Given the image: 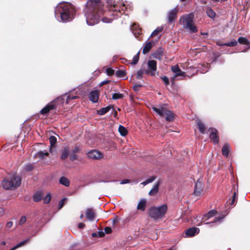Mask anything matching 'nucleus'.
I'll use <instances>...</instances> for the list:
<instances>
[{
  "mask_svg": "<svg viewBox=\"0 0 250 250\" xmlns=\"http://www.w3.org/2000/svg\"><path fill=\"white\" fill-rule=\"evenodd\" d=\"M92 9L89 8L86 14V22L88 25L92 26L99 21L100 18L103 14V9L100 7V0H89Z\"/></svg>",
  "mask_w": 250,
  "mask_h": 250,
  "instance_id": "f257e3e1",
  "label": "nucleus"
},
{
  "mask_svg": "<svg viewBox=\"0 0 250 250\" xmlns=\"http://www.w3.org/2000/svg\"><path fill=\"white\" fill-rule=\"evenodd\" d=\"M74 11V8L70 3L63 2L57 5L55 14L56 16L60 15L62 21L67 22L73 19Z\"/></svg>",
  "mask_w": 250,
  "mask_h": 250,
  "instance_id": "f03ea898",
  "label": "nucleus"
},
{
  "mask_svg": "<svg viewBox=\"0 0 250 250\" xmlns=\"http://www.w3.org/2000/svg\"><path fill=\"white\" fill-rule=\"evenodd\" d=\"M21 177L14 174L4 179L2 181L1 185L5 189H14L21 185Z\"/></svg>",
  "mask_w": 250,
  "mask_h": 250,
  "instance_id": "7ed1b4c3",
  "label": "nucleus"
},
{
  "mask_svg": "<svg viewBox=\"0 0 250 250\" xmlns=\"http://www.w3.org/2000/svg\"><path fill=\"white\" fill-rule=\"evenodd\" d=\"M152 108L160 117L165 118L167 122H171L174 119V114L167 108L166 104H160L157 107L153 106Z\"/></svg>",
  "mask_w": 250,
  "mask_h": 250,
  "instance_id": "20e7f679",
  "label": "nucleus"
},
{
  "mask_svg": "<svg viewBox=\"0 0 250 250\" xmlns=\"http://www.w3.org/2000/svg\"><path fill=\"white\" fill-rule=\"evenodd\" d=\"M167 211V206L163 204L158 207H152L149 209V215L154 220L164 217Z\"/></svg>",
  "mask_w": 250,
  "mask_h": 250,
  "instance_id": "39448f33",
  "label": "nucleus"
},
{
  "mask_svg": "<svg viewBox=\"0 0 250 250\" xmlns=\"http://www.w3.org/2000/svg\"><path fill=\"white\" fill-rule=\"evenodd\" d=\"M194 15L189 14L183 16L180 20V22L183 25L185 28L188 29L191 33H195L197 31L196 26L193 23Z\"/></svg>",
  "mask_w": 250,
  "mask_h": 250,
  "instance_id": "423d86ee",
  "label": "nucleus"
},
{
  "mask_svg": "<svg viewBox=\"0 0 250 250\" xmlns=\"http://www.w3.org/2000/svg\"><path fill=\"white\" fill-rule=\"evenodd\" d=\"M171 70L174 73V75L172 77L171 81L173 83L174 82L176 78L178 77H182L181 80H182L186 76V73L182 71L179 68L178 65H175L171 66Z\"/></svg>",
  "mask_w": 250,
  "mask_h": 250,
  "instance_id": "0eeeda50",
  "label": "nucleus"
},
{
  "mask_svg": "<svg viewBox=\"0 0 250 250\" xmlns=\"http://www.w3.org/2000/svg\"><path fill=\"white\" fill-rule=\"evenodd\" d=\"M148 68L146 71V74L154 76L157 70V62L154 60L149 61L147 62Z\"/></svg>",
  "mask_w": 250,
  "mask_h": 250,
  "instance_id": "6e6552de",
  "label": "nucleus"
},
{
  "mask_svg": "<svg viewBox=\"0 0 250 250\" xmlns=\"http://www.w3.org/2000/svg\"><path fill=\"white\" fill-rule=\"evenodd\" d=\"M204 185L203 182L200 180H198L194 187V194L196 196L202 195L204 193Z\"/></svg>",
  "mask_w": 250,
  "mask_h": 250,
  "instance_id": "1a4fd4ad",
  "label": "nucleus"
},
{
  "mask_svg": "<svg viewBox=\"0 0 250 250\" xmlns=\"http://www.w3.org/2000/svg\"><path fill=\"white\" fill-rule=\"evenodd\" d=\"M87 155L89 159L93 160H99L103 157V154L97 150H92L88 151Z\"/></svg>",
  "mask_w": 250,
  "mask_h": 250,
  "instance_id": "9d476101",
  "label": "nucleus"
},
{
  "mask_svg": "<svg viewBox=\"0 0 250 250\" xmlns=\"http://www.w3.org/2000/svg\"><path fill=\"white\" fill-rule=\"evenodd\" d=\"M208 131L210 132V138L214 144H217L219 142V137L217 136V130L214 128H209Z\"/></svg>",
  "mask_w": 250,
  "mask_h": 250,
  "instance_id": "9b49d317",
  "label": "nucleus"
},
{
  "mask_svg": "<svg viewBox=\"0 0 250 250\" xmlns=\"http://www.w3.org/2000/svg\"><path fill=\"white\" fill-rule=\"evenodd\" d=\"M99 97V92L97 90L92 91L89 94V99L94 103L98 102Z\"/></svg>",
  "mask_w": 250,
  "mask_h": 250,
  "instance_id": "f8f14e48",
  "label": "nucleus"
},
{
  "mask_svg": "<svg viewBox=\"0 0 250 250\" xmlns=\"http://www.w3.org/2000/svg\"><path fill=\"white\" fill-rule=\"evenodd\" d=\"M85 216L87 220L92 221L95 218V212L92 208H88L85 211Z\"/></svg>",
  "mask_w": 250,
  "mask_h": 250,
  "instance_id": "ddd939ff",
  "label": "nucleus"
},
{
  "mask_svg": "<svg viewBox=\"0 0 250 250\" xmlns=\"http://www.w3.org/2000/svg\"><path fill=\"white\" fill-rule=\"evenodd\" d=\"M126 8L125 6V4H122V5H119L117 4H113V5H110V7L109 8L110 10H112L113 11H119L121 12V11H124V9Z\"/></svg>",
  "mask_w": 250,
  "mask_h": 250,
  "instance_id": "4468645a",
  "label": "nucleus"
},
{
  "mask_svg": "<svg viewBox=\"0 0 250 250\" xmlns=\"http://www.w3.org/2000/svg\"><path fill=\"white\" fill-rule=\"evenodd\" d=\"M177 10L176 8L170 11L167 15L168 21L169 22H172L176 18Z\"/></svg>",
  "mask_w": 250,
  "mask_h": 250,
  "instance_id": "2eb2a0df",
  "label": "nucleus"
},
{
  "mask_svg": "<svg viewBox=\"0 0 250 250\" xmlns=\"http://www.w3.org/2000/svg\"><path fill=\"white\" fill-rule=\"evenodd\" d=\"M54 108L55 105L52 102L50 103L41 110L40 113L41 114H46Z\"/></svg>",
  "mask_w": 250,
  "mask_h": 250,
  "instance_id": "dca6fc26",
  "label": "nucleus"
},
{
  "mask_svg": "<svg viewBox=\"0 0 250 250\" xmlns=\"http://www.w3.org/2000/svg\"><path fill=\"white\" fill-rule=\"evenodd\" d=\"M161 184V182L160 181H158L157 182L156 184H155L152 189L150 190V191L149 192V195L150 196H154L156 195L159 190V187Z\"/></svg>",
  "mask_w": 250,
  "mask_h": 250,
  "instance_id": "f3484780",
  "label": "nucleus"
},
{
  "mask_svg": "<svg viewBox=\"0 0 250 250\" xmlns=\"http://www.w3.org/2000/svg\"><path fill=\"white\" fill-rule=\"evenodd\" d=\"M197 233H198V229L192 228L187 229L186 232V234L188 236L191 237Z\"/></svg>",
  "mask_w": 250,
  "mask_h": 250,
  "instance_id": "a211bd4d",
  "label": "nucleus"
},
{
  "mask_svg": "<svg viewBox=\"0 0 250 250\" xmlns=\"http://www.w3.org/2000/svg\"><path fill=\"white\" fill-rule=\"evenodd\" d=\"M146 201L145 199H143L140 200L137 206V209L144 211L145 210Z\"/></svg>",
  "mask_w": 250,
  "mask_h": 250,
  "instance_id": "6ab92c4d",
  "label": "nucleus"
},
{
  "mask_svg": "<svg viewBox=\"0 0 250 250\" xmlns=\"http://www.w3.org/2000/svg\"><path fill=\"white\" fill-rule=\"evenodd\" d=\"M206 14L208 16L212 19H214L216 15V13L210 7L207 8Z\"/></svg>",
  "mask_w": 250,
  "mask_h": 250,
  "instance_id": "aec40b11",
  "label": "nucleus"
},
{
  "mask_svg": "<svg viewBox=\"0 0 250 250\" xmlns=\"http://www.w3.org/2000/svg\"><path fill=\"white\" fill-rule=\"evenodd\" d=\"M229 151H230L229 146L227 144H225L223 146V147L222 149V154L226 157H228L229 155Z\"/></svg>",
  "mask_w": 250,
  "mask_h": 250,
  "instance_id": "412c9836",
  "label": "nucleus"
},
{
  "mask_svg": "<svg viewBox=\"0 0 250 250\" xmlns=\"http://www.w3.org/2000/svg\"><path fill=\"white\" fill-rule=\"evenodd\" d=\"M60 183L66 187H68L70 185V181L68 178L65 177H62L59 180Z\"/></svg>",
  "mask_w": 250,
  "mask_h": 250,
  "instance_id": "4be33fe9",
  "label": "nucleus"
},
{
  "mask_svg": "<svg viewBox=\"0 0 250 250\" xmlns=\"http://www.w3.org/2000/svg\"><path fill=\"white\" fill-rule=\"evenodd\" d=\"M152 47V43L150 42H147L143 50V53L144 54L147 53L148 52Z\"/></svg>",
  "mask_w": 250,
  "mask_h": 250,
  "instance_id": "5701e85b",
  "label": "nucleus"
},
{
  "mask_svg": "<svg viewBox=\"0 0 250 250\" xmlns=\"http://www.w3.org/2000/svg\"><path fill=\"white\" fill-rule=\"evenodd\" d=\"M49 153L47 151H40L36 154V156L40 159H43L45 157L48 155Z\"/></svg>",
  "mask_w": 250,
  "mask_h": 250,
  "instance_id": "b1692460",
  "label": "nucleus"
},
{
  "mask_svg": "<svg viewBox=\"0 0 250 250\" xmlns=\"http://www.w3.org/2000/svg\"><path fill=\"white\" fill-rule=\"evenodd\" d=\"M217 44L220 46L226 45V46H234L236 45V44H237V42L236 40H233V41H232L231 42H229L225 43H220L219 42H217Z\"/></svg>",
  "mask_w": 250,
  "mask_h": 250,
  "instance_id": "393cba45",
  "label": "nucleus"
},
{
  "mask_svg": "<svg viewBox=\"0 0 250 250\" xmlns=\"http://www.w3.org/2000/svg\"><path fill=\"white\" fill-rule=\"evenodd\" d=\"M111 108V107L110 106H108L105 107H103L101 108L98 111V113L100 115H104L107 112H108Z\"/></svg>",
  "mask_w": 250,
  "mask_h": 250,
  "instance_id": "a878e982",
  "label": "nucleus"
},
{
  "mask_svg": "<svg viewBox=\"0 0 250 250\" xmlns=\"http://www.w3.org/2000/svg\"><path fill=\"white\" fill-rule=\"evenodd\" d=\"M238 42L242 44H245L247 45H250V42L244 37H239L238 39Z\"/></svg>",
  "mask_w": 250,
  "mask_h": 250,
  "instance_id": "bb28decb",
  "label": "nucleus"
},
{
  "mask_svg": "<svg viewBox=\"0 0 250 250\" xmlns=\"http://www.w3.org/2000/svg\"><path fill=\"white\" fill-rule=\"evenodd\" d=\"M69 149L68 147H65L61 154V158L62 160L65 159L68 156Z\"/></svg>",
  "mask_w": 250,
  "mask_h": 250,
  "instance_id": "cd10ccee",
  "label": "nucleus"
},
{
  "mask_svg": "<svg viewBox=\"0 0 250 250\" xmlns=\"http://www.w3.org/2000/svg\"><path fill=\"white\" fill-rule=\"evenodd\" d=\"M42 197V194L41 192L36 193L33 196V200L35 202H38L41 200Z\"/></svg>",
  "mask_w": 250,
  "mask_h": 250,
  "instance_id": "c85d7f7f",
  "label": "nucleus"
},
{
  "mask_svg": "<svg viewBox=\"0 0 250 250\" xmlns=\"http://www.w3.org/2000/svg\"><path fill=\"white\" fill-rule=\"evenodd\" d=\"M197 125H198V129L199 131L202 133H204L205 131V127L204 125L200 121H197Z\"/></svg>",
  "mask_w": 250,
  "mask_h": 250,
  "instance_id": "c756f323",
  "label": "nucleus"
},
{
  "mask_svg": "<svg viewBox=\"0 0 250 250\" xmlns=\"http://www.w3.org/2000/svg\"><path fill=\"white\" fill-rule=\"evenodd\" d=\"M118 130L120 134L123 136H125L127 133L126 129L121 125L119 126Z\"/></svg>",
  "mask_w": 250,
  "mask_h": 250,
  "instance_id": "7c9ffc66",
  "label": "nucleus"
},
{
  "mask_svg": "<svg viewBox=\"0 0 250 250\" xmlns=\"http://www.w3.org/2000/svg\"><path fill=\"white\" fill-rule=\"evenodd\" d=\"M49 142L51 145V146L49 147V150H51L52 148V146L55 145L57 142L56 138L54 136H51L49 138Z\"/></svg>",
  "mask_w": 250,
  "mask_h": 250,
  "instance_id": "2f4dec72",
  "label": "nucleus"
},
{
  "mask_svg": "<svg viewBox=\"0 0 250 250\" xmlns=\"http://www.w3.org/2000/svg\"><path fill=\"white\" fill-rule=\"evenodd\" d=\"M116 75L118 77L123 78L125 77L126 73L123 70H117L115 73Z\"/></svg>",
  "mask_w": 250,
  "mask_h": 250,
  "instance_id": "473e14b6",
  "label": "nucleus"
},
{
  "mask_svg": "<svg viewBox=\"0 0 250 250\" xmlns=\"http://www.w3.org/2000/svg\"><path fill=\"white\" fill-rule=\"evenodd\" d=\"M124 97V95L122 93H114L112 95V99L114 100H117L120 99H122Z\"/></svg>",
  "mask_w": 250,
  "mask_h": 250,
  "instance_id": "72a5a7b5",
  "label": "nucleus"
},
{
  "mask_svg": "<svg viewBox=\"0 0 250 250\" xmlns=\"http://www.w3.org/2000/svg\"><path fill=\"white\" fill-rule=\"evenodd\" d=\"M139 54L140 52H138L133 58L132 62H131V64H136L138 62L139 59Z\"/></svg>",
  "mask_w": 250,
  "mask_h": 250,
  "instance_id": "f704fd0d",
  "label": "nucleus"
},
{
  "mask_svg": "<svg viewBox=\"0 0 250 250\" xmlns=\"http://www.w3.org/2000/svg\"><path fill=\"white\" fill-rule=\"evenodd\" d=\"M145 70L144 69H140L138 70L137 72L136 78L137 79H141L143 77V74L144 73Z\"/></svg>",
  "mask_w": 250,
  "mask_h": 250,
  "instance_id": "c9c22d12",
  "label": "nucleus"
},
{
  "mask_svg": "<svg viewBox=\"0 0 250 250\" xmlns=\"http://www.w3.org/2000/svg\"><path fill=\"white\" fill-rule=\"evenodd\" d=\"M163 28L161 27H157L153 32L151 33V37H153L157 35L159 33L162 32Z\"/></svg>",
  "mask_w": 250,
  "mask_h": 250,
  "instance_id": "e433bc0d",
  "label": "nucleus"
},
{
  "mask_svg": "<svg viewBox=\"0 0 250 250\" xmlns=\"http://www.w3.org/2000/svg\"><path fill=\"white\" fill-rule=\"evenodd\" d=\"M51 198V196L50 193H48L45 196L44 198H43V202L45 204H48L50 202Z\"/></svg>",
  "mask_w": 250,
  "mask_h": 250,
  "instance_id": "4c0bfd02",
  "label": "nucleus"
},
{
  "mask_svg": "<svg viewBox=\"0 0 250 250\" xmlns=\"http://www.w3.org/2000/svg\"><path fill=\"white\" fill-rule=\"evenodd\" d=\"M216 213V211L214 210H212L210 211H209L207 214V216L208 218H210L211 217L214 216Z\"/></svg>",
  "mask_w": 250,
  "mask_h": 250,
  "instance_id": "58836bf2",
  "label": "nucleus"
},
{
  "mask_svg": "<svg viewBox=\"0 0 250 250\" xmlns=\"http://www.w3.org/2000/svg\"><path fill=\"white\" fill-rule=\"evenodd\" d=\"M78 98V96H77L69 95L67 96V98L66 99V103L68 104L69 103V101L77 99Z\"/></svg>",
  "mask_w": 250,
  "mask_h": 250,
  "instance_id": "ea45409f",
  "label": "nucleus"
},
{
  "mask_svg": "<svg viewBox=\"0 0 250 250\" xmlns=\"http://www.w3.org/2000/svg\"><path fill=\"white\" fill-rule=\"evenodd\" d=\"M106 72L108 75H112L114 73V70L111 68H108L106 70Z\"/></svg>",
  "mask_w": 250,
  "mask_h": 250,
  "instance_id": "a19ab883",
  "label": "nucleus"
},
{
  "mask_svg": "<svg viewBox=\"0 0 250 250\" xmlns=\"http://www.w3.org/2000/svg\"><path fill=\"white\" fill-rule=\"evenodd\" d=\"M161 79L163 80V81L165 83V84L166 85H167L169 84V80L167 77V76H163L161 77Z\"/></svg>",
  "mask_w": 250,
  "mask_h": 250,
  "instance_id": "79ce46f5",
  "label": "nucleus"
},
{
  "mask_svg": "<svg viewBox=\"0 0 250 250\" xmlns=\"http://www.w3.org/2000/svg\"><path fill=\"white\" fill-rule=\"evenodd\" d=\"M156 178V177L155 176H152L150 177H149L147 179H146V181L148 184L152 183L153 182Z\"/></svg>",
  "mask_w": 250,
  "mask_h": 250,
  "instance_id": "37998d69",
  "label": "nucleus"
},
{
  "mask_svg": "<svg viewBox=\"0 0 250 250\" xmlns=\"http://www.w3.org/2000/svg\"><path fill=\"white\" fill-rule=\"evenodd\" d=\"M26 221V218L25 216H22L20 221H19V225H23Z\"/></svg>",
  "mask_w": 250,
  "mask_h": 250,
  "instance_id": "c03bdc74",
  "label": "nucleus"
},
{
  "mask_svg": "<svg viewBox=\"0 0 250 250\" xmlns=\"http://www.w3.org/2000/svg\"><path fill=\"white\" fill-rule=\"evenodd\" d=\"M77 155L76 154V153H73L71 152L70 155V159L71 161H74L75 160L77 159Z\"/></svg>",
  "mask_w": 250,
  "mask_h": 250,
  "instance_id": "a18cd8bd",
  "label": "nucleus"
},
{
  "mask_svg": "<svg viewBox=\"0 0 250 250\" xmlns=\"http://www.w3.org/2000/svg\"><path fill=\"white\" fill-rule=\"evenodd\" d=\"M102 21L104 22H105V23H109V22H111L112 21V19H108L107 18H104L102 19Z\"/></svg>",
  "mask_w": 250,
  "mask_h": 250,
  "instance_id": "49530a36",
  "label": "nucleus"
},
{
  "mask_svg": "<svg viewBox=\"0 0 250 250\" xmlns=\"http://www.w3.org/2000/svg\"><path fill=\"white\" fill-rule=\"evenodd\" d=\"M224 217V216H221L220 217H217V218H215L214 220L213 221L211 222V223H216L217 222H218V221H221L222 219H223Z\"/></svg>",
  "mask_w": 250,
  "mask_h": 250,
  "instance_id": "de8ad7c7",
  "label": "nucleus"
},
{
  "mask_svg": "<svg viewBox=\"0 0 250 250\" xmlns=\"http://www.w3.org/2000/svg\"><path fill=\"white\" fill-rule=\"evenodd\" d=\"M80 150H81V149L79 146H76L75 147V148L72 151V153H77L79 152L80 151Z\"/></svg>",
  "mask_w": 250,
  "mask_h": 250,
  "instance_id": "09e8293b",
  "label": "nucleus"
},
{
  "mask_svg": "<svg viewBox=\"0 0 250 250\" xmlns=\"http://www.w3.org/2000/svg\"><path fill=\"white\" fill-rule=\"evenodd\" d=\"M65 199L63 198L59 202V208H61L64 205Z\"/></svg>",
  "mask_w": 250,
  "mask_h": 250,
  "instance_id": "8fccbe9b",
  "label": "nucleus"
},
{
  "mask_svg": "<svg viewBox=\"0 0 250 250\" xmlns=\"http://www.w3.org/2000/svg\"><path fill=\"white\" fill-rule=\"evenodd\" d=\"M142 86V85L141 84H135L134 86H133V89L135 90V91H138L139 88L140 87H141Z\"/></svg>",
  "mask_w": 250,
  "mask_h": 250,
  "instance_id": "3c124183",
  "label": "nucleus"
},
{
  "mask_svg": "<svg viewBox=\"0 0 250 250\" xmlns=\"http://www.w3.org/2000/svg\"><path fill=\"white\" fill-rule=\"evenodd\" d=\"M104 231L106 233H109L111 232V229L110 227H105L104 229Z\"/></svg>",
  "mask_w": 250,
  "mask_h": 250,
  "instance_id": "603ef678",
  "label": "nucleus"
},
{
  "mask_svg": "<svg viewBox=\"0 0 250 250\" xmlns=\"http://www.w3.org/2000/svg\"><path fill=\"white\" fill-rule=\"evenodd\" d=\"M85 227V224L83 223H79L78 225V227L79 229H83Z\"/></svg>",
  "mask_w": 250,
  "mask_h": 250,
  "instance_id": "864d4df0",
  "label": "nucleus"
},
{
  "mask_svg": "<svg viewBox=\"0 0 250 250\" xmlns=\"http://www.w3.org/2000/svg\"><path fill=\"white\" fill-rule=\"evenodd\" d=\"M12 225L13 222L11 221H9L6 223V227L7 228H10L11 227H12Z\"/></svg>",
  "mask_w": 250,
  "mask_h": 250,
  "instance_id": "5fc2aeb1",
  "label": "nucleus"
},
{
  "mask_svg": "<svg viewBox=\"0 0 250 250\" xmlns=\"http://www.w3.org/2000/svg\"><path fill=\"white\" fill-rule=\"evenodd\" d=\"M141 32H142V30L140 28H138V30L136 32H134V34L135 36H136V37L137 38V37L136 36V34H141Z\"/></svg>",
  "mask_w": 250,
  "mask_h": 250,
  "instance_id": "6e6d98bb",
  "label": "nucleus"
},
{
  "mask_svg": "<svg viewBox=\"0 0 250 250\" xmlns=\"http://www.w3.org/2000/svg\"><path fill=\"white\" fill-rule=\"evenodd\" d=\"M235 196H236V192H234L232 196V199L231 202V205H233L235 200Z\"/></svg>",
  "mask_w": 250,
  "mask_h": 250,
  "instance_id": "4d7b16f0",
  "label": "nucleus"
},
{
  "mask_svg": "<svg viewBox=\"0 0 250 250\" xmlns=\"http://www.w3.org/2000/svg\"><path fill=\"white\" fill-rule=\"evenodd\" d=\"M109 82H110V81H109V80H107V81H104L100 83V86H103V85H104V84H105L108 83Z\"/></svg>",
  "mask_w": 250,
  "mask_h": 250,
  "instance_id": "13d9d810",
  "label": "nucleus"
},
{
  "mask_svg": "<svg viewBox=\"0 0 250 250\" xmlns=\"http://www.w3.org/2000/svg\"><path fill=\"white\" fill-rule=\"evenodd\" d=\"M32 168H33V167H32V166L31 165H27L26 167V169L28 171L31 170L32 169Z\"/></svg>",
  "mask_w": 250,
  "mask_h": 250,
  "instance_id": "bf43d9fd",
  "label": "nucleus"
},
{
  "mask_svg": "<svg viewBox=\"0 0 250 250\" xmlns=\"http://www.w3.org/2000/svg\"><path fill=\"white\" fill-rule=\"evenodd\" d=\"M4 209L2 208H0V216L4 214Z\"/></svg>",
  "mask_w": 250,
  "mask_h": 250,
  "instance_id": "052dcab7",
  "label": "nucleus"
},
{
  "mask_svg": "<svg viewBox=\"0 0 250 250\" xmlns=\"http://www.w3.org/2000/svg\"><path fill=\"white\" fill-rule=\"evenodd\" d=\"M129 182V180L127 179L124 180L121 182V184H125L126 183H128Z\"/></svg>",
  "mask_w": 250,
  "mask_h": 250,
  "instance_id": "680f3d73",
  "label": "nucleus"
},
{
  "mask_svg": "<svg viewBox=\"0 0 250 250\" xmlns=\"http://www.w3.org/2000/svg\"><path fill=\"white\" fill-rule=\"evenodd\" d=\"M98 234H99V237H103L104 235V233L103 232H98Z\"/></svg>",
  "mask_w": 250,
  "mask_h": 250,
  "instance_id": "e2e57ef3",
  "label": "nucleus"
},
{
  "mask_svg": "<svg viewBox=\"0 0 250 250\" xmlns=\"http://www.w3.org/2000/svg\"><path fill=\"white\" fill-rule=\"evenodd\" d=\"M141 184H142V185H144V186H146V185L147 184H148V183H147V182L146 180V181H145L141 183Z\"/></svg>",
  "mask_w": 250,
  "mask_h": 250,
  "instance_id": "0e129e2a",
  "label": "nucleus"
},
{
  "mask_svg": "<svg viewBox=\"0 0 250 250\" xmlns=\"http://www.w3.org/2000/svg\"><path fill=\"white\" fill-rule=\"evenodd\" d=\"M136 28H137L136 25V24H134L133 25V26L132 27V29L133 31H134V29Z\"/></svg>",
  "mask_w": 250,
  "mask_h": 250,
  "instance_id": "69168bd1",
  "label": "nucleus"
},
{
  "mask_svg": "<svg viewBox=\"0 0 250 250\" xmlns=\"http://www.w3.org/2000/svg\"><path fill=\"white\" fill-rule=\"evenodd\" d=\"M97 233H93L92 234V236L93 237H95V236H97Z\"/></svg>",
  "mask_w": 250,
  "mask_h": 250,
  "instance_id": "338daca9",
  "label": "nucleus"
},
{
  "mask_svg": "<svg viewBox=\"0 0 250 250\" xmlns=\"http://www.w3.org/2000/svg\"><path fill=\"white\" fill-rule=\"evenodd\" d=\"M5 244H6V243H5V241H2V242H1V244L2 245H3V246H4V245H5Z\"/></svg>",
  "mask_w": 250,
  "mask_h": 250,
  "instance_id": "774afa93",
  "label": "nucleus"
}]
</instances>
